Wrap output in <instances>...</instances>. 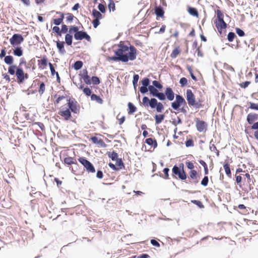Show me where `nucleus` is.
I'll use <instances>...</instances> for the list:
<instances>
[{
	"label": "nucleus",
	"instance_id": "35",
	"mask_svg": "<svg viewBox=\"0 0 258 258\" xmlns=\"http://www.w3.org/2000/svg\"><path fill=\"white\" fill-rule=\"evenodd\" d=\"M140 79L139 75L138 74H134L133 76V85L135 90H137V87L138 86V82Z\"/></svg>",
	"mask_w": 258,
	"mask_h": 258
},
{
	"label": "nucleus",
	"instance_id": "44",
	"mask_svg": "<svg viewBox=\"0 0 258 258\" xmlns=\"http://www.w3.org/2000/svg\"><path fill=\"white\" fill-rule=\"evenodd\" d=\"M152 84L158 91H162L163 89V85L160 83L158 81L154 80L152 82Z\"/></svg>",
	"mask_w": 258,
	"mask_h": 258
},
{
	"label": "nucleus",
	"instance_id": "49",
	"mask_svg": "<svg viewBox=\"0 0 258 258\" xmlns=\"http://www.w3.org/2000/svg\"><path fill=\"white\" fill-rule=\"evenodd\" d=\"M202 100L200 99H199L198 101H195L194 102V104L192 105L191 106L194 107L196 109H198L201 107H202L203 106V105L202 104Z\"/></svg>",
	"mask_w": 258,
	"mask_h": 258
},
{
	"label": "nucleus",
	"instance_id": "7",
	"mask_svg": "<svg viewBox=\"0 0 258 258\" xmlns=\"http://www.w3.org/2000/svg\"><path fill=\"white\" fill-rule=\"evenodd\" d=\"M74 38L76 40H82L83 39H86L87 41L90 42L91 38L90 35L87 33L86 31L81 30H78V32L74 34Z\"/></svg>",
	"mask_w": 258,
	"mask_h": 258
},
{
	"label": "nucleus",
	"instance_id": "29",
	"mask_svg": "<svg viewBox=\"0 0 258 258\" xmlns=\"http://www.w3.org/2000/svg\"><path fill=\"white\" fill-rule=\"evenodd\" d=\"M223 168L225 169V173L229 178L231 177V172L230 168V165L227 162H225L223 164Z\"/></svg>",
	"mask_w": 258,
	"mask_h": 258
},
{
	"label": "nucleus",
	"instance_id": "46",
	"mask_svg": "<svg viewBox=\"0 0 258 258\" xmlns=\"http://www.w3.org/2000/svg\"><path fill=\"white\" fill-rule=\"evenodd\" d=\"M67 17L66 18V21L68 23H71L73 21L74 18H76V20L78 21V23L80 24V22L78 21V19L76 18L71 13H67Z\"/></svg>",
	"mask_w": 258,
	"mask_h": 258
},
{
	"label": "nucleus",
	"instance_id": "33",
	"mask_svg": "<svg viewBox=\"0 0 258 258\" xmlns=\"http://www.w3.org/2000/svg\"><path fill=\"white\" fill-rule=\"evenodd\" d=\"M83 63L81 60H77L72 65V67L76 71H78L82 68Z\"/></svg>",
	"mask_w": 258,
	"mask_h": 258
},
{
	"label": "nucleus",
	"instance_id": "12",
	"mask_svg": "<svg viewBox=\"0 0 258 258\" xmlns=\"http://www.w3.org/2000/svg\"><path fill=\"white\" fill-rule=\"evenodd\" d=\"M165 98L169 101H173L174 99L175 94L172 89L170 87H167L164 91Z\"/></svg>",
	"mask_w": 258,
	"mask_h": 258
},
{
	"label": "nucleus",
	"instance_id": "62",
	"mask_svg": "<svg viewBox=\"0 0 258 258\" xmlns=\"http://www.w3.org/2000/svg\"><path fill=\"white\" fill-rule=\"evenodd\" d=\"M177 120H176L175 118H172V121H171V123L173 125L176 126L177 124H181L182 123V120L179 117L177 116Z\"/></svg>",
	"mask_w": 258,
	"mask_h": 258
},
{
	"label": "nucleus",
	"instance_id": "51",
	"mask_svg": "<svg viewBox=\"0 0 258 258\" xmlns=\"http://www.w3.org/2000/svg\"><path fill=\"white\" fill-rule=\"evenodd\" d=\"M236 37V35L235 33L233 32H230L227 35V40L229 42H232L235 38Z\"/></svg>",
	"mask_w": 258,
	"mask_h": 258
},
{
	"label": "nucleus",
	"instance_id": "56",
	"mask_svg": "<svg viewBox=\"0 0 258 258\" xmlns=\"http://www.w3.org/2000/svg\"><path fill=\"white\" fill-rule=\"evenodd\" d=\"M244 176L247 178V183H250L251 182H252V184H254V181H255V179L252 176L251 178L250 175L249 173H247L245 174Z\"/></svg>",
	"mask_w": 258,
	"mask_h": 258
},
{
	"label": "nucleus",
	"instance_id": "58",
	"mask_svg": "<svg viewBox=\"0 0 258 258\" xmlns=\"http://www.w3.org/2000/svg\"><path fill=\"white\" fill-rule=\"evenodd\" d=\"M98 9L101 13L104 14L106 12V9L105 6L101 3L98 4Z\"/></svg>",
	"mask_w": 258,
	"mask_h": 258
},
{
	"label": "nucleus",
	"instance_id": "25",
	"mask_svg": "<svg viewBox=\"0 0 258 258\" xmlns=\"http://www.w3.org/2000/svg\"><path fill=\"white\" fill-rule=\"evenodd\" d=\"M147 145L152 146L155 149L157 147L158 144L156 139L152 138H147L145 142Z\"/></svg>",
	"mask_w": 258,
	"mask_h": 258
},
{
	"label": "nucleus",
	"instance_id": "47",
	"mask_svg": "<svg viewBox=\"0 0 258 258\" xmlns=\"http://www.w3.org/2000/svg\"><path fill=\"white\" fill-rule=\"evenodd\" d=\"M164 92L158 91L154 97L157 98L160 101H164L166 100Z\"/></svg>",
	"mask_w": 258,
	"mask_h": 258
},
{
	"label": "nucleus",
	"instance_id": "19",
	"mask_svg": "<svg viewBox=\"0 0 258 258\" xmlns=\"http://www.w3.org/2000/svg\"><path fill=\"white\" fill-rule=\"evenodd\" d=\"M56 43V47L58 49V52L61 54H64L66 51L64 49V42L60 41L59 40L55 41Z\"/></svg>",
	"mask_w": 258,
	"mask_h": 258
},
{
	"label": "nucleus",
	"instance_id": "17",
	"mask_svg": "<svg viewBox=\"0 0 258 258\" xmlns=\"http://www.w3.org/2000/svg\"><path fill=\"white\" fill-rule=\"evenodd\" d=\"M63 163L65 165H75V166H79V164H78L76 159L72 157H65L63 159Z\"/></svg>",
	"mask_w": 258,
	"mask_h": 258
},
{
	"label": "nucleus",
	"instance_id": "26",
	"mask_svg": "<svg viewBox=\"0 0 258 258\" xmlns=\"http://www.w3.org/2000/svg\"><path fill=\"white\" fill-rule=\"evenodd\" d=\"M127 113L128 114H133L137 111V108L136 106L132 102H128L127 103Z\"/></svg>",
	"mask_w": 258,
	"mask_h": 258
},
{
	"label": "nucleus",
	"instance_id": "57",
	"mask_svg": "<svg viewBox=\"0 0 258 258\" xmlns=\"http://www.w3.org/2000/svg\"><path fill=\"white\" fill-rule=\"evenodd\" d=\"M249 106L248 108L258 111V104L257 103H255L253 102H249Z\"/></svg>",
	"mask_w": 258,
	"mask_h": 258
},
{
	"label": "nucleus",
	"instance_id": "24",
	"mask_svg": "<svg viewBox=\"0 0 258 258\" xmlns=\"http://www.w3.org/2000/svg\"><path fill=\"white\" fill-rule=\"evenodd\" d=\"M187 12L192 16L198 17L199 12L197 8L190 6L187 7Z\"/></svg>",
	"mask_w": 258,
	"mask_h": 258
},
{
	"label": "nucleus",
	"instance_id": "21",
	"mask_svg": "<svg viewBox=\"0 0 258 258\" xmlns=\"http://www.w3.org/2000/svg\"><path fill=\"white\" fill-rule=\"evenodd\" d=\"M79 88L80 90H82L83 92V93L87 96H90L91 97V95H92V92L91 89H90L88 87H84V85L81 84L80 85V87Z\"/></svg>",
	"mask_w": 258,
	"mask_h": 258
},
{
	"label": "nucleus",
	"instance_id": "16",
	"mask_svg": "<svg viewBox=\"0 0 258 258\" xmlns=\"http://www.w3.org/2000/svg\"><path fill=\"white\" fill-rule=\"evenodd\" d=\"M257 120H258V114L256 113H250L247 115L246 121L250 125H252Z\"/></svg>",
	"mask_w": 258,
	"mask_h": 258
},
{
	"label": "nucleus",
	"instance_id": "59",
	"mask_svg": "<svg viewBox=\"0 0 258 258\" xmlns=\"http://www.w3.org/2000/svg\"><path fill=\"white\" fill-rule=\"evenodd\" d=\"M236 33L240 37H243L245 35V32L243 30L239 28H235Z\"/></svg>",
	"mask_w": 258,
	"mask_h": 258
},
{
	"label": "nucleus",
	"instance_id": "32",
	"mask_svg": "<svg viewBox=\"0 0 258 258\" xmlns=\"http://www.w3.org/2000/svg\"><path fill=\"white\" fill-rule=\"evenodd\" d=\"M73 36L67 33L65 35V42L67 45L71 46L73 43Z\"/></svg>",
	"mask_w": 258,
	"mask_h": 258
},
{
	"label": "nucleus",
	"instance_id": "40",
	"mask_svg": "<svg viewBox=\"0 0 258 258\" xmlns=\"http://www.w3.org/2000/svg\"><path fill=\"white\" fill-rule=\"evenodd\" d=\"M17 69V66L16 64L10 65L8 68V73L11 75L16 74V71Z\"/></svg>",
	"mask_w": 258,
	"mask_h": 258
},
{
	"label": "nucleus",
	"instance_id": "18",
	"mask_svg": "<svg viewBox=\"0 0 258 258\" xmlns=\"http://www.w3.org/2000/svg\"><path fill=\"white\" fill-rule=\"evenodd\" d=\"M152 107V109H156V111L159 113L162 112L164 108L163 104L160 102H158L156 98L153 105Z\"/></svg>",
	"mask_w": 258,
	"mask_h": 258
},
{
	"label": "nucleus",
	"instance_id": "8",
	"mask_svg": "<svg viewBox=\"0 0 258 258\" xmlns=\"http://www.w3.org/2000/svg\"><path fill=\"white\" fill-rule=\"evenodd\" d=\"M195 121L197 130L199 132H205L207 130L208 124L206 121L200 120L199 118H196Z\"/></svg>",
	"mask_w": 258,
	"mask_h": 258
},
{
	"label": "nucleus",
	"instance_id": "45",
	"mask_svg": "<svg viewBox=\"0 0 258 258\" xmlns=\"http://www.w3.org/2000/svg\"><path fill=\"white\" fill-rule=\"evenodd\" d=\"M38 64H41L44 67H46L48 64V59L46 56H43L40 60H38Z\"/></svg>",
	"mask_w": 258,
	"mask_h": 258
},
{
	"label": "nucleus",
	"instance_id": "43",
	"mask_svg": "<svg viewBox=\"0 0 258 258\" xmlns=\"http://www.w3.org/2000/svg\"><path fill=\"white\" fill-rule=\"evenodd\" d=\"M186 69L187 70H188V71L189 72V73L190 74V76L191 77V78H192V79L193 80H194L195 81H197L198 80H197V78L196 77V76L193 73V71H192V70L191 69V67L190 66H189V64H187L186 65Z\"/></svg>",
	"mask_w": 258,
	"mask_h": 258
},
{
	"label": "nucleus",
	"instance_id": "22",
	"mask_svg": "<svg viewBox=\"0 0 258 258\" xmlns=\"http://www.w3.org/2000/svg\"><path fill=\"white\" fill-rule=\"evenodd\" d=\"M14 49L13 50V54L17 56L21 57L23 54V50L20 46H17L14 47Z\"/></svg>",
	"mask_w": 258,
	"mask_h": 258
},
{
	"label": "nucleus",
	"instance_id": "48",
	"mask_svg": "<svg viewBox=\"0 0 258 258\" xmlns=\"http://www.w3.org/2000/svg\"><path fill=\"white\" fill-rule=\"evenodd\" d=\"M108 8L110 12L111 10L114 12L115 10V4L113 0H109Z\"/></svg>",
	"mask_w": 258,
	"mask_h": 258
},
{
	"label": "nucleus",
	"instance_id": "11",
	"mask_svg": "<svg viewBox=\"0 0 258 258\" xmlns=\"http://www.w3.org/2000/svg\"><path fill=\"white\" fill-rule=\"evenodd\" d=\"M215 13L217 15V19L214 21V24L217 23L225 25L226 23L224 20V16L223 13L219 9L217 10Z\"/></svg>",
	"mask_w": 258,
	"mask_h": 258
},
{
	"label": "nucleus",
	"instance_id": "63",
	"mask_svg": "<svg viewBox=\"0 0 258 258\" xmlns=\"http://www.w3.org/2000/svg\"><path fill=\"white\" fill-rule=\"evenodd\" d=\"M61 33L67 34V32H69V29L68 26L65 24H62L61 26Z\"/></svg>",
	"mask_w": 258,
	"mask_h": 258
},
{
	"label": "nucleus",
	"instance_id": "37",
	"mask_svg": "<svg viewBox=\"0 0 258 258\" xmlns=\"http://www.w3.org/2000/svg\"><path fill=\"white\" fill-rule=\"evenodd\" d=\"M214 24L215 25V26L217 29L218 32L220 34L222 33V30L226 29L228 25L227 24H225V25H224L223 24H218L217 23H215V24Z\"/></svg>",
	"mask_w": 258,
	"mask_h": 258
},
{
	"label": "nucleus",
	"instance_id": "20",
	"mask_svg": "<svg viewBox=\"0 0 258 258\" xmlns=\"http://www.w3.org/2000/svg\"><path fill=\"white\" fill-rule=\"evenodd\" d=\"M48 64L49 67L50 71L51 72V76H53L54 75H56V81L58 83H60V78L59 76L58 72L55 71V69L53 66V64L50 62H48Z\"/></svg>",
	"mask_w": 258,
	"mask_h": 258
},
{
	"label": "nucleus",
	"instance_id": "61",
	"mask_svg": "<svg viewBox=\"0 0 258 258\" xmlns=\"http://www.w3.org/2000/svg\"><path fill=\"white\" fill-rule=\"evenodd\" d=\"M209 182V178L207 176H205L202 179L201 184L204 186H207Z\"/></svg>",
	"mask_w": 258,
	"mask_h": 258
},
{
	"label": "nucleus",
	"instance_id": "52",
	"mask_svg": "<svg viewBox=\"0 0 258 258\" xmlns=\"http://www.w3.org/2000/svg\"><path fill=\"white\" fill-rule=\"evenodd\" d=\"M191 203L196 205L200 209H203L204 208V206L202 202L199 200H193L191 201Z\"/></svg>",
	"mask_w": 258,
	"mask_h": 258
},
{
	"label": "nucleus",
	"instance_id": "39",
	"mask_svg": "<svg viewBox=\"0 0 258 258\" xmlns=\"http://www.w3.org/2000/svg\"><path fill=\"white\" fill-rule=\"evenodd\" d=\"M151 81L149 78L147 77H145L142 79L141 81V83L142 84L141 86L143 87H149V85L150 84Z\"/></svg>",
	"mask_w": 258,
	"mask_h": 258
},
{
	"label": "nucleus",
	"instance_id": "9",
	"mask_svg": "<svg viewBox=\"0 0 258 258\" xmlns=\"http://www.w3.org/2000/svg\"><path fill=\"white\" fill-rule=\"evenodd\" d=\"M72 111L67 108H60L58 114L64 118L65 120H69L72 117Z\"/></svg>",
	"mask_w": 258,
	"mask_h": 258
},
{
	"label": "nucleus",
	"instance_id": "1",
	"mask_svg": "<svg viewBox=\"0 0 258 258\" xmlns=\"http://www.w3.org/2000/svg\"><path fill=\"white\" fill-rule=\"evenodd\" d=\"M118 48L114 50V55L110 57V59L115 61L127 62L129 60H134L137 56V50L136 47L130 44L129 46L120 41L117 44Z\"/></svg>",
	"mask_w": 258,
	"mask_h": 258
},
{
	"label": "nucleus",
	"instance_id": "5",
	"mask_svg": "<svg viewBox=\"0 0 258 258\" xmlns=\"http://www.w3.org/2000/svg\"><path fill=\"white\" fill-rule=\"evenodd\" d=\"M78 161L84 166L87 172L88 173H95V168L93 164L84 157H79Z\"/></svg>",
	"mask_w": 258,
	"mask_h": 258
},
{
	"label": "nucleus",
	"instance_id": "36",
	"mask_svg": "<svg viewBox=\"0 0 258 258\" xmlns=\"http://www.w3.org/2000/svg\"><path fill=\"white\" fill-rule=\"evenodd\" d=\"M115 165L119 169V170L121 169H124V164L121 159V158H118L115 161Z\"/></svg>",
	"mask_w": 258,
	"mask_h": 258
},
{
	"label": "nucleus",
	"instance_id": "6",
	"mask_svg": "<svg viewBox=\"0 0 258 258\" xmlns=\"http://www.w3.org/2000/svg\"><path fill=\"white\" fill-rule=\"evenodd\" d=\"M24 40V38L21 34L15 33L10 39V42L13 47H15L19 46Z\"/></svg>",
	"mask_w": 258,
	"mask_h": 258
},
{
	"label": "nucleus",
	"instance_id": "60",
	"mask_svg": "<svg viewBox=\"0 0 258 258\" xmlns=\"http://www.w3.org/2000/svg\"><path fill=\"white\" fill-rule=\"evenodd\" d=\"M23 75H24V74H20V75H16V77H17V83L19 84H21L22 83H23L24 82V77H23Z\"/></svg>",
	"mask_w": 258,
	"mask_h": 258
},
{
	"label": "nucleus",
	"instance_id": "4",
	"mask_svg": "<svg viewBox=\"0 0 258 258\" xmlns=\"http://www.w3.org/2000/svg\"><path fill=\"white\" fill-rule=\"evenodd\" d=\"M68 109H70L74 114H79L80 106L76 99L73 97H70L67 100Z\"/></svg>",
	"mask_w": 258,
	"mask_h": 258
},
{
	"label": "nucleus",
	"instance_id": "30",
	"mask_svg": "<svg viewBox=\"0 0 258 258\" xmlns=\"http://www.w3.org/2000/svg\"><path fill=\"white\" fill-rule=\"evenodd\" d=\"M99 11H97L96 9H93L92 12V14L94 19L100 20L102 19L103 16Z\"/></svg>",
	"mask_w": 258,
	"mask_h": 258
},
{
	"label": "nucleus",
	"instance_id": "54",
	"mask_svg": "<svg viewBox=\"0 0 258 258\" xmlns=\"http://www.w3.org/2000/svg\"><path fill=\"white\" fill-rule=\"evenodd\" d=\"M186 147H192L194 146V142L192 139L187 140L185 142Z\"/></svg>",
	"mask_w": 258,
	"mask_h": 258
},
{
	"label": "nucleus",
	"instance_id": "42",
	"mask_svg": "<svg viewBox=\"0 0 258 258\" xmlns=\"http://www.w3.org/2000/svg\"><path fill=\"white\" fill-rule=\"evenodd\" d=\"M169 169L168 167H165L163 169V172L164 174V176L161 174L160 173L159 176L160 177L164 178L165 179H168L169 178Z\"/></svg>",
	"mask_w": 258,
	"mask_h": 258
},
{
	"label": "nucleus",
	"instance_id": "50",
	"mask_svg": "<svg viewBox=\"0 0 258 258\" xmlns=\"http://www.w3.org/2000/svg\"><path fill=\"white\" fill-rule=\"evenodd\" d=\"M52 32L54 33L57 36H61V30L58 26H54L52 29Z\"/></svg>",
	"mask_w": 258,
	"mask_h": 258
},
{
	"label": "nucleus",
	"instance_id": "14",
	"mask_svg": "<svg viewBox=\"0 0 258 258\" xmlns=\"http://www.w3.org/2000/svg\"><path fill=\"white\" fill-rule=\"evenodd\" d=\"M155 98H151L150 99L147 96H144L142 99V103L144 107L152 108L154 102H155Z\"/></svg>",
	"mask_w": 258,
	"mask_h": 258
},
{
	"label": "nucleus",
	"instance_id": "41",
	"mask_svg": "<svg viewBox=\"0 0 258 258\" xmlns=\"http://www.w3.org/2000/svg\"><path fill=\"white\" fill-rule=\"evenodd\" d=\"M180 53V50L179 47H177L173 49L171 53L170 56L171 57L174 58H176Z\"/></svg>",
	"mask_w": 258,
	"mask_h": 258
},
{
	"label": "nucleus",
	"instance_id": "28",
	"mask_svg": "<svg viewBox=\"0 0 258 258\" xmlns=\"http://www.w3.org/2000/svg\"><path fill=\"white\" fill-rule=\"evenodd\" d=\"M106 154L113 161H115L119 158L118 154L114 151H113L111 152H107Z\"/></svg>",
	"mask_w": 258,
	"mask_h": 258
},
{
	"label": "nucleus",
	"instance_id": "13",
	"mask_svg": "<svg viewBox=\"0 0 258 258\" xmlns=\"http://www.w3.org/2000/svg\"><path fill=\"white\" fill-rule=\"evenodd\" d=\"M171 106L173 109L178 110L181 107L180 95L177 94L175 96V100L171 103Z\"/></svg>",
	"mask_w": 258,
	"mask_h": 258
},
{
	"label": "nucleus",
	"instance_id": "55",
	"mask_svg": "<svg viewBox=\"0 0 258 258\" xmlns=\"http://www.w3.org/2000/svg\"><path fill=\"white\" fill-rule=\"evenodd\" d=\"M45 85L44 84V82H42L40 83V85H39V93H40V95H42L44 91H45Z\"/></svg>",
	"mask_w": 258,
	"mask_h": 258
},
{
	"label": "nucleus",
	"instance_id": "23",
	"mask_svg": "<svg viewBox=\"0 0 258 258\" xmlns=\"http://www.w3.org/2000/svg\"><path fill=\"white\" fill-rule=\"evenodd\" d=\"M155 14L157 17L163 18L165 13L164 9L161 6H159L155 9Z\"/></svg>",
	"mask_w": 258,
	"mask_h": 258
},
{
	"label": "nucleus",
	"instance_id": "64",
	"mask_svg": "<svg viewBox=\"0 0 258 258\" xmlns=\"http://www.w3.org/2000/svg\"><path fill=\"white\" fill-rule=\"evenodd\" d=\"M249 128L251 130H255V131H258V121L255 122L251 126H249Z\"/></svg>",
	"mask_w": 258,
	"mask_h": 258
},
{
	"label": "nucleus",
	"instance_id": "3",
	"mask_svg": "<svg viewBox=\"0 0 258 258\" xmlns=\"http://www.w3.org/2000/svg\"><path fill=\"white\" fill-rule=\"evenodd\" d=\"M172 176L173 178L181 181H185L187 178V176L184 169V164L180 163L178 166L174 165L172 169Z\"/></svg>",
	"mask_w": 258,
	"mask_h": 258
},
{
	"label": "nucleus",
	"instance_id": "38",
	"mask_svg": "<svg viewBox=\"0 0 258 258\" xmlns=\"http://www.w3.org/2000/svg\"><path fill=\"white\" fill-rule=\"evenodd\" d=\"M79 30V27L76 25L71 26L69 29V33L70 35H73V33L76 34Z\"/></svg>",
	"mask_w": 258,
	"mask_h": 258
},
{
	"label": "nucleus",
	"instance_id": "34",
	"mask_svg": "<svg viewBox=\"0 0 258 258\" xmlns=\"http://www.w3.org/2000/svg\"><path fill=\"white\" fill-rule=\"evenodd\" d=\"M14 57L13 56L9 55L5 56L4 58L5 62L8 65H12L14 62Z\"/></svg>",
	"mask_w": 258,
	"mask_h": 258
},
{
	"label": "nucleus",
	"instance_id": "53",
	"mask_svg": "<svg viewBox=\"0 0 258 258\" xmlns=\"http://www.w3.org/2000/svg\"><path fill=\"white\" fill-rule=\"evenodd\" d=\"M179 84L181 87H184L187 85V80L185 77L180 78L179 80Z\"/></svg>",
	"mask_w": 258,
	"mask_h": 258
},
{
	"label": "nucleus",
	"instance_id": "2",
	"mask_svg": "<svg viewBox=\"0 0 258 258\" xmlns=\"http://www.w3.org/2000/svg\"><path fill=\"white\" fill-rule=\"evenodd\" d=\"M79 76L80 78V80H83L84 82L88 85L91 84L93 85H98L101 82L100 78L97 76H94L90 77L88 75V72L86 69L81 71Z\"/></svg>",
	"mask_w": 258,
	"mask_h": 258
},
{
	"label": "nucleus",
	"instance_id": "10",
	"mask_svg": "<svg viewBox=\"0 0 258 258\" xmlns=\"http://www.w3.org/2000/svg\"><path fill=\"white\" fill-rule=\"evenodd\" d=\"M186 99L189 106L193 105V104H194V102L196 100L195 95L190 89H187L186 90Z\"/></svg>",
	"mask_w": 258,
	"mask_h": 258
},
{
	"label": "nucleus",
	"instance_id": "27",
	"mask_svg": "<svg viewBox=\"0 0 258 258\" xmlns=\"http://www.w3.org/2000/svg\"><path fill=\"white\" fill-rule=\"evenodd\" d=\"M165 114H157L154 116V118L155 120V124H160L165 118Z\"/></svg>",
	"mask_w": 258,
	"mask_h": 258
},
{
	"label": "nucleus",
	"instance_id": "15",
	"mask_svg": "<svg viewBox=\"0 0 258 258\" xmlns=\"http://www.w3.org/2000/svg\"><path fill=\"white\" fill-rule=\"evenodd\" d=\"M189 176L190 178L193 180V183L196 184L199 182L200 176L199 175L197 170H190L189 172Z\"/></svg>",
	"mask_w": 258,
	"mask_h": 258
},
{
	"label": "nucleus",
	"instance_id": "31",
	"mask_svg": "<svg viewBox=\"0 0 258 258\" xmlns=\"http://www.w3.org/2000/svg\"><path fill=\"white\" fill-rule=\"evenodd\" d=\"M90 98L92 101H95L99 104H102L103 103V100L100 96L95 94L93 93Z\"/></svg>",
	"mask_w": 258,
	"mask_h": 258
}]
</instances>
